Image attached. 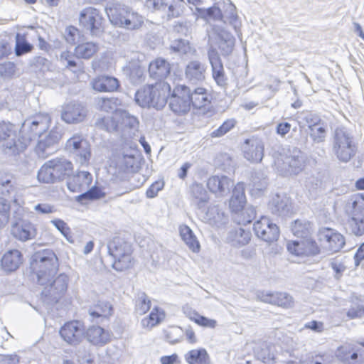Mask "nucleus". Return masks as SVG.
<instances>
[{"instance_id":"052dcab7","label":"nucleus","mask_w":364,"mask_h":364,"mask_svg":"<svg viewBox=\"0 0 364 364\" xmlns=\"http://www.w3.org/2000/svg\"><path fill=\"white\" fill-rule=\"evenodd\" d=\"M235 125V121L233 119H227L217 129L211 133V136L220 137L228 133Z\"/></svg>"},{"instance_id":"f704fd0d","label":"nucleus","mask_w":364,"mask_h":364,"mask_svg":"<svg viewBox=\"0 0 364 364\" xmlns=\"http://www.w3.org/2000/svg\"><path fill=\"white\" fill-rule=\"evenodd\" d=\"M112 314V306L109 302L99 301L96 304L89 309V314L94 319L107 318Z\"/></svg>"},{"instance_id":"de8ad7c7","label":"nucleus","mask_w":364,"mask_h":364,"mask_svg":"<svg viewBox=\"0 0 364 364\" xmlns=\"http://www.w3.org/2000/svg\"><path fill=\"white\" fill-rule=\"evenodd\" d=\"M151 308V300L148 296L144 293H139L136 300V312L139 315L146 314Z\"/></svg>"},{"instance_id":"69168bd1","label":"nucleus","mask_w":364,"mask_h":364,"mask_svg":"<svg viewBox=\"0 0 364 364\" xmlns=\"http://www.w3.org/2000/svg\"><path fill=\"white\" fill-rule=\"evenodd\" d=\"M167 0H146L145 6L153 11H159L163 14L166 11Z\"/></svg>"},{"instance_id":"338daca9","label":"nucleus","mask_w":364,"mask_h":364,"mask_svg":"<svg viewBox=\"0 0 364 364\" xmlns=\"http://www.w3.org/2000/svg\"><path fill=\"white\" fill-rule=\"evenodd\" d=\"M97 123L109 132L116 131L118 127V122L112 117H104L100 119Z\"/></svg>"},{"instance_id":"3c124183","label":"nucleus","mask_w":364,"mask_h":364,"mask_svg":"<svg viewBox=\"0 0 364 364\" xmlns=\"http://www.w3.org/2000/svg\"><path fill=\"white\" fill-rule=\"evenodd\" d=\"M87 141H88L82 134H75L67 140L65 148L70 153H72L79 149L82 145V146H85V143Z\"/></svg>"},{"instance_id":"4be33fe9","label":"nucleus","mask_w":364,"mask_h":364,"mask_svg":"<svg viewBox=\"0 0 364 364\" xmlns=\"http://www.w3.org/2000/svg\"><path fill=\"white\" fill-rule=\"evenodd\" d=\"M242 151L245 158L248 161L259 162L264 156L263 142L258 138L246 139L242 146Z\"/></svg>"},{"instance_id":"58836bf2","label":"nucleus","mask_w":364,"mask_h":364,"mask_svg":"<svg viewBox=\"0 0 364 364\" xmlns=\"http://www.w3.org/2000/svg\"><path fill=\"white\" fill-rule=\"evenodd\" d=\"M186 360L189 364H208L209 358L205 349H194L188 352Z\"/></svg>"},{"instance_id":"bf43d9fd","label":"nucleus","mask_w":364,"mask_h":364,"mask_svg":"<svg viewBox=\"0 0 364 364\" xmlns=\"http://www.w3.org/2000/svg\"><path fill=\"white\" fill-rule=\"evenodd\" d=\"M51 223L70 242H73L70 228L67 223L60 219H55L51 220Z\"/></svg>"},{"instance_id":"8fccbe9b","label":"nucleus","mask_w":364,"mask_h":364,"mask_svg":"<svg viewBox=\"0 0 364 364\" xmlns=\"http://www.w3.org/2000/svg\"><path fill=\"white\" fill-rule=\"evenodd\" d=\"M222 12L223 23H233L238 20L236 7L232 3L223 4Z\"/></svg>"},{"instance_id":"79ce46f5","label":"nucleus","mask_w":364,"mask_h":364,"mask_svg":"<svg viewBox=\"0 0 364 364\" xmlns=\"http://www.w3.org/2000/svg\"><path fill=\"white\" fill-rule=\"evenodd\" d=\"M102 21L100 11L94 7H87L80 14V23H100Z\"/></svg>"},{"instance_id":"864d4df0","label":"nucleus","mask_w":364,"mask_h":364,"mask_svg":"<svg viewBox=\"0 0 364 364\" xmlns=\"http://www.w3.org/2000/svg\"><path fill=\"white\" fill-rule=\"evenodd\" d=\"M164 313L161 311L159 309L155 307L150 313L149 318L142 320L143 326L153 327L161 322L164 318Z\"/></svg>"},{"instance_id":"4d7b16f0","label":"nucleus","mask_w":364,"mask_h":364,"mask_svg":"<svg viewBox=\"0 0 364 364\" xmlns=\"http://www.w3.org/2000/svg\"><path fill=\"white\" fill-rule=\"evenodd\" d=\"M10 204L9 202L0 197V228L5 226L9 219Z\"/></svg>"},{"instance_id":"f03ea898","label":"nucleus","mask_w":364,"mask_h":364,"mask_svg":"<svg viewBox=\"0 0 364 364\" xmlns=\"http://www.w3.org/2000/svg\"><path fill=\"white\" fill-rule=\"evenodd\" d=\"M171 93V86L165 81L156 82L139 90L135 95L136 102L143 107L162 109Z\"/></svg>"},{"instance_id":"b1692460","label":"nucleus","mask_w":364,"mask_h":364,"mask_svg":"<svg viewBox=\"0 0 364 364\" xmlns=\"http://www.w3.org/2000/svg\"><path fill=\"white\" fill-rule=\"evenodd\" d=\"M284 164L287 175H297L304 168V156L300 150L294 149L292 153L286 157Z\"/></svg>"},{"instance_id":"aec40b11","label":"nucleus","mask_w":364,"mask_h":364,"mask_svg":"<svg viewBox=\"0 0 364 364\" xmlns=\"http://www.w3.org/2000/svg\"><path fill=\"white\" fill-rule=\"evenodd\" d=\"M208 60L211 65L212 75L218 85L225 87L228 85V77L225 73L223 64L218 53L215 49L208 52Z\"/></svg>"},{"instance_id":"f257e3e1","label":"nucleus","mask_w":364,"mask_h":364,"mask_svg":"<svg viewBox=\"0 0 364 364\" xmlns=\"http://www.w3.org/2000/svg\"><path fill=\"white\" fill-rule=\"evenodd\" d=\"M30 267L36 275L40 285L47 284L58 270V258L53 250L43 249L36 252L31 257Z\"/></svg>"},{"instance_id":"6e6552de","label":"nucleus","mask_w":364,"mask_h":364,"mask_svg":"<svg viewBox=\"0 0 364 364\" xmlns=\"http://www.w3.org/2000/svg\"><path fill=\"white\" fill-rule=\"evenodd\" d=\"M69 278L65 274H60L55 279L45 284L41 292L43 301L48 305L55 304L64 295L68 284Z\"/></svg>"},{"instance_id":"72a5a7b5","label":"nucleus","mask_w":364,"mask_h":364,"mask_svg":"<svg viewBox=\"0 0 364 364\" xmlns=\"http://www.w3.org/2000/svg\"><path fill=\"white\" fill-rule=\"evenodd\" d=\"M179 232L181 239L193 252H198L200 244L192 230L187 225H183L179 228Z\"/></svg>"},{"instance_id":"dca6fc26","label":"nucleus","mask_w":364,"mask_h":364,"mask_svg":"<svg viewBox=\"0 0 364 364\" xmlns=\"http://www.w3.org/2000/svg\"><path fill=\"white\" fill-rule=\"evenodd\" d=\"M85 333L82 323L73 321L66 323L60 330V334L65 341L71 345L79 343Z\"/></svg>"},{"instance_id":"cd10ccee","label":"nucleus","mask_w":364,"mask_h":364,"mask_svg":"<svg viewBox=\"0 0 364 364\" xmlns=\"http://www.w3.org/2000/svg\"><path fill=\"white\" fill-rule=\"evenodd\" d=\"M12 233L19 240L26 241L34 237L36 232L33 224L28 221L22 220L13 226Z\"/></svg>"},{"instance_id":"5701e85b","label":"nucleus","mask_w":364,"mask_h":364,"mask_svg":"<svg viewBox=\"0 0 364 364\" xmlns=\"http://www.w3.org/2000/svg\"><path fill=\"white\" fill-rule=\"evenodd\" d=\"M268 208L273 215L284 217L291 213V202L286 195H275L269 201Z\"/></svg>"},{"instance_id":"9d476101","label":"nucleus","mask_w":364,"mask_h":364,"mask_svg":"<svg viewBox=\"0 0 364 364\" xmlns=\"http://www.w3.org/2000/svg\"><path fill=\"white\" fill-rule=\"evenodd\" d=\"M106 13L110 23H144V16L125 6L107 8Z\"/></svg>"},{"instance_id":"1a4fd4ad","label":"nucleus","mask_w":364,"mask_h":364,"mask_svg":"<svg viewBox=\"0 0 364 364\" xmlns=\"http://www.w3.org/2000/svg\"><path fill=\"white\" fill-rule=\"evenodd\" d=\"M169 107L177 114H183L191 106V89L186 85L176 87L169 95Z\"/></svg>"},{"instance_id":"0e129e2a","label":"nucleus","mask_w":364,"mask_h":364,"mask_svg":"<svg viewBox=\"0 0 364 364\" xmlns=\"http://www.w3.org/2000/svg\"><path fill=\"white\" fill-rule=\"evenodd\" d=\"M119 115L122 118V123L129 128L135 129L139 124V121L136 117L131 115L127 111L119 109L118 111Z\"/></svg>"},{"instance_id":"2f4dec72","label":"nucleus","mask_w":364,"mask_h":364,"mask_svg":"<svg viewBox=\"0 0 364 364\" xmlns=\"http://www.w3.org/2000/svg\"><path fill=\"white\" fill-rule=\"evenodd\" d=\"M87 341L94 345L103 346L109 341V334L100 326H91L87 331Z\"/></svg>"},{"instance_id":"774afa93","label":"nucleus","mask_w":364,"mask_h":364,"mask_svg":"<svg viewBox=\"0 0 364 364\" xmlns=\"http://www.w3.org/2000/svg\"><path fill=\"white\" fill-rule=\"evenodd\" d=\"M353 213L364 215V193L358 194L353 202Z\"/></svg>"},{"instance_id":"2eb2a0df","label":"nucleus","mask_w":364,"mask_h":364,"mask_svg":"<svg viewBox=\"0 0 364 364\" xmlns=\"http://www.w3.org/2000/svg\"><path fill=\"white\" fill-rule=\"evenodd\" d=\"M257 298L262 302L285 309L293 307L294 304L293 297L286 292L258 291Z\"/></svg>"},{"instance_id":"4468645a","label":"nucleus","mask_w":364,"mask_h":364,"mask_svg":"<svg viewBox=\"0 0 364 364\" xmlns=\"http://www.w3.org/2000/svg\"><path fill=\"white\" fill-rule=\"evenodd\" d=\"M61 135L56 130H51L44 137H41L36 146L35 151L38 156L45 159L57 149V144Z\"/></svg>"},{"instance_id":"423d86ee","label":"nucleus","mask_w":364,"mask_h":364,"mask_svg":"<svg viewBox=\"0 0 364 364\" xmlns=\"http://www.w3.org/2000/svg\"><path fill=\"white\" fill-rule=\"evenodd\" d=\"M109 255L112 257V267L117 271H123L133 264L132 245L124 239L114 237L107 244Z\"/></svg>"},{"instance_id":"603ef678","label":"nucleus","mask_w":364,"mask_h":364,"mask_svg":"<svg viewBox=\"0 0 364 364\" xmlns=\"http://www.w3.org/2000/svg\"><path fill=\"white\" fill-rule=\"evenodd\" d=\"M306 238H300L299 240L289 242L287 244L288 251L294 255H305Z\"/></svg>"},{"instance_id":"7ed1b4c3","label":"nucleus","mask_w":364,"mask_h":364,"mask_svg":"<svg viewBox=\"0 0 364 364\" xmlns=\"http://www.w3.org/2000/svg\"><path fill=\"white\" fill-rule=\"evenodd\" d=\"M331 146L333 154L342 163L349 162L357 152L353 135L344 127H337L334 130Z\"/></svg>"},{"instance_id":"39448f33","label":"nucleus","mask_w":364,"mask_h":364,"mask_svg":"<svg viewBox=\"0 0 364 364\" xmlns=\"http://www.w3.org/2000/svg\"><path fill=\"white\" fill-rule=\"evenodd\" d=\"M29 139L21 140L16 126L6 121H0V143L4 153L16 156L23 151L29 144Z\"/></svg>"},{"instance_id":"e433bc0d","label":"nucleus","mask_w":364,"mask_h":364,"mask_svg":"<svg viewBox=\"0 0 364 364\" xmlns=\"http://www.w3.org/2000/svg\"><path fill=\"white\" fill-rule=\"evenodd\" d=\"M120 102L117 97H100L96 100V108L99 110L106 112H116V114H119L117 109Z\"/></svg>"},{"instance_id":"473e14b6","label":"nucleus","mask_w":364,"mask_h":364,"mask_svg":"<svg viewBox=\"0 0 364 364\" xmlns=\"http://www.w3.org/2000/svg\"><path fill=\"white\" fill-rule=\"evenodd\" d=\"M251 236L252 235L249 230L237 228L229 232L228 240L234 246H242L249 243Z\"/></svg>"},{"instance_id":"412c9836","label":"nucleus","mask_w":364,"mask_h":364,"mask_svg":"<svg viewBox=\"0 0 364 364\" xmlns=\"http://www.w3.org/2000/svg\"><path fill=\"white\" fill-rule=\"evenodd\" d=\"M213 34L216 36L218 48L223 55H229L233 50L235 39L226 29L219 25H214Z\"/></svg>"},{"instance_id":"bb28decb","label":"nucleus","mask_w":364,"mask_h":364,"mask_svg":"<svg viewBox=\"0 0 364 364\" xmlns=\"http://www.w3.org/2000/svg\"><path fill=\"white\" fill-rule=\"evenodd\" d=\"M171 71V67L168 62L162 58H157L149 64V73L151 78L158 80V82L164 81Z\"/></svg>"},{"instance_id":"f3484780","label":"nucleus","mask_w":364,"mask_h":364,"mask_svg":"<svg viewBox=\"0 0 364 364\" xmlns=\"http://www.w3.org/2000/svg\"><path fill=\"white\" fill-rule=\"evenodd\" d=\"M87 109L81 104L70 102L63 107L61 119L67 124L82 122L86 117Z\"/></svg>"},{"instance_id":"a19ab883","label":"nucleus","mask_w":364,"mask_h":364,"mask_svg":"<svg viewBox=\"0 0 364 364\" xmlns=\"http://www.w3.org/2000/svg\"><path fill=\"white\" fill-rule=\"evenodd\" d=\"M348 228L351 234L355 236H361L364 234V215L353 213L351 218L348 222Z\"/></svg>"},{"instance_id":"5fc2aeb1","label":"nucleus","mask_w":364,"mask_h":364,"mask_svg":"<svg viewBox=\"0 0 364 364\" xmlns=\"http://www.w3.org/2000/svg\"><path fill=\"white\" fill-rule=\"evenodd\" d=\"M117 165L124 172L133 171L136 159L133 155H123L118 159Z\"/></svg>"},{"instance_id":"680f3d73","label":"nucleus","mask_w":364,"mask_h":364,"mask_svg":"<svg viewBox=\"0 0 364 364\" xmlns=\"http://www.w3.org/2000/svg\"><path fill=\"white\" fill-rule=\"evenodd\" d=\"M310 136L316 143H321L324 141L326 134V128L323 126H314L309 128Z\"/></svg>"},{"instance_id":"f8f14e48","label":"nucleus","mask_w":364,"mask_h":364,"mask_svg":"<svg viewBox=\"0 0 364 364\" xmlns=\"http://www.w3.org/2000/svg\"><path fill=\"white\" fill-rule=\"evenodd\" d=\"M255 235L261 240L271 243L277 241L279 236V230L276 224L270 222L267 217H262L254 223Z\"/></svg>"},{"instance_id":"c9c22d12","label":"nucleus","mask_w":364,"mask_h":364,"mask_svg":"<svg viewBox=\"0 0 364 364\" xmlns=\"http://www.w3.org/2000/svg\"><path fill=\"white\" fill-rule=\"evenodd\" d=\"M191 105L196 109H201L210 103V95L206 90L198 87L193 91L191 90Z\"/></svg>"},{"instance_id":"ea45409f","label":"nucleus","mask_w":364,"mask_h":364,"mask_svg":"<svg viewBox=\"0 0 364 364\" xmlns=\"http://www.w3.org/2000/svg\"><path fill=\"white\" fill-rule=\"evenodd\" d=\"M0 193L4 196L16 193L15 181L11 174L0 172Z\"/></svg>"},{"instance_id":"49530a36","label":"nucleus","mask_w":364,"mask_h":364,"mask_svg":"<svg viewBox=\"0 0 364 364\" xmlns=\"http://www.w3.org/2000/svg\"><path fill=\"white\" fill-rule=\"evenodd\" d=\"M97 46L95 43L87 42L76 46L75 52L78 58H90L97 52Z\"/></svg>"},{"instance_id":"c85d7f7f","label":"nucleus","mask_w":364,"mask_h":364,"mask_svg":"<svg viewBox=\"0 0 364 364\" xmlns=\"http://www.w3.org/2000/svg\"><path fill=\"white\" fill-rule=\"evenodd\" d=\"M22 263V255L17 250L7 251L3 256L1 265L5 272L16 270Z\"/></svg>"},{"instance_id":"c756f323","label":"nucleus","mask_w":364,"mask_h":364,"mask_svg":"<svg viewBox=\"0 0 364 364\" xmlns=\"http://www.w3.org/2000/svg\"><path fill=\"white\" fill-rule=\"evenodd\" d=\"M245 203V184L240 182L232 190V195L229 202L230 208L232 212L237 213L243 209Z\"/></svg>"},{"instance_id":"ddd939ff","label":"nucleus","mask_w":364,"mask_h":364,"mask_svg":"<svg viewBox=\"0 0 364 364\" xmlns=\"http://www.w3.org/2000/svg\"><path fill=\"white\" fill-rule=\"evenodd\" d=\"M48 127V118L47 117H36L32 121L26 120L23 124L21 132L25 136H20L21 140L29 139V142L37 136L41 137L42 134Z\"/></svg>"},{"instance_id":"c03bdc74","label":"nucleus","mask_w":364,"mask_h":364,"mask_svg":"<svg viewBox=\"0 0 364 364\" xmlns=\"http://www.w3.org/2000/svg\"><path fill=\"white\" fill-rule=\"evenodd\" d=\"M33 45L28 43L26 36L21 33L16 35L15 54L16 56H21L32 51Z\"/></svg>"},{"instance_id":"13d9d810","label":"nucleus","mask_w":364,"mask_h":364,"mask_svg":"<svg viewBox=\"0 0 364 364\" xmlns=\"http://www.w3.org/2000/svg\"><path fill=\"white\" fill-rule=\"evenodd\" d=\"M16 65L10 61L0 63V77L4 79H10L16 74Z\"/></svg>"},{"instance_id":"7c9ffc66","label":"nucleus","mask_w":364,"mask_h":364,"mask_svg":"<svg viewBox=\"0 0 364 364\" xmlns=\"http://www.w3.org/2000/svg\"><path fill=\"white\" fill-rule=\"evenodd\" d=\"M194 14L204 21H223L222 9L217 5L208 9L196 7Z\"/></svg>"},{"instance_id":"4c0bfd02","label":"nucleus","mask_w":364,"mask_h":364,"mask_svg":"<svg viewBox=\"0 0 364 364\" xmlns=\"http://www.w3.org/2000/svg\"><path fill=\"white\" fill-rule=\"evenodd\" d=\"M311 223L306 220H296L291 225L294 235L299 238H306L311 236Z\"/></svg>"},{"instance_id":"a211bd4d","label":"nucleus","mask_w":364,"mask_h":364,"mask_svg":"<svg viewBox=\"0 0 364 364\" xmlns=\"http://www.w3.org/2000/svg\"><path fill=\"white\" fill-rule=\"evenodd\" d=\"M233 183V181L226 176L215 175L208 179L207 187L216 196L224 197L230 193Z\"/></svg>"},{"instance_id":"9b49d317","label":"nucleus","mask_w":364,"mask_h":364,"mask_svg":"<svg viewBox=\"0 0 364 364\" xmlns=\"http://www.w3.org/2000/svg\"><path fill=\"white\" fill-rule=\"evenodd\" d=\"M318 236L322 245L332 252L340 251L346 243L343 235L331 228H321Z\"/></svg>"},{"instance_id":"393cba45","label":"nucleus","mask_w":364,"mask_h":364,"mask_svg":"<svg viewBox=\"0 0 364 364\" xmlns=\"http://www.w3.org/2000/svg\"><path fill=\"white\" fill-rule=\"evenodd\" d=\"M90 85L93 90L100 92H111L116 91L119 87V80L109 75H100L94 78Z\"/></svg>"},{"instance_id":"20e7f679","label":"nucleus","mask_w":364,"mask_h":364,"mask_svg":"<svg viewBox=\"0 0 364 364\" xmlns=\"http://www.w3.org/2000/svg\"><path fill=\"white\" fill-rule=\"evenodd\" d=\"M73 164L66 159L56 158L46 162L38 172V179L45 183H53L69 176Z\"/></svg>"},{"instance_id":"6e6d98bb","label":"nucleus","mask_w":364,"mask_h":364,"mask_svg":"<svg viewBox=\"0 0 364 364\" xmlns=\"http://www.w3.org/2000/svg\"><path fill=\"white\" fill-rule=\"evenodd\" d=\"M65 38L68 43L75 44L81 41V33L75 26L70 25L65 31Z\"/></svg>"},{"instance_id":"0eeeda50","label":"nucleus","mask_w":364,"mask_h":364,"mask_svg":"<svg viewBox=\"0 0 364 364\" xmlns=\"http://www.w3.org/2000/svg\"><path fill=\"white\" fill-rule=\"evenodd\" d=\"M92 181V174L85 171H78L70 177L67 181L68 188L73 193L83 192L77 197L78 201L85 199H99L103 193L98 188H92L88 190Z\"/></svg>"},{"instance_id":"6ab92c4d","label":"nucleus","mask_w":364,"mask_h":364,"mask_svg":"<svg viewBox=\"0 0 364 364\" xmlns=\"http://www.w3.org/2000/svg\"><path fill=\"white\" fill-rule=\"evenodd\" d=\"M198 214L202 220L213 226L220 227L225 225L228 220V215L218 205L209 206L207 210L201 208Z\"/></svg>"},{"instance_id":"e2e57ef3","label":"nucleus","mask_w":364,"mask_h":364,"mask_svg":"<svg viewBox=\"0 0 364 364\" xmlns=\"http://www.w3.org/2000/svg\"><path fill=\"white\" fill-rule=\"evenodd\" d=\"M171 49L179 54H186L190 52L191 46L187 41L177 39L171 43Z\"/></svg>"},{"instance_id":"a18cd8bd","label":"nucleus","mask_w":364,"mask_h":364,"mask_svg":"<svg viewBox=\"0 0 364 364\" xmlns=\"http://www.w3.org/2000/svg\"><path fill=\"white\" fill-rule=\"evenodd\" d=\"M83 147L84 148H82V145L79 149L71 153L75 156L76 162L80 164L81 166L87 165L91 157L90 143L88 141L86 142Z\"/></svg>"},{"instance_id":"09e8293b","label":"nucleus","mask_w":364,"mask_h":364,"mask_svg":"<svg viewBox=\"0 0 364 364\" xmlns=\"http://www.w3.org/2000/svg\"><path fill=\"white\" fill-rule=\"evenodd\" d=\"M257 357L264 363H271L274 360V346L262 345L261 348L257 351Z\"/></svg>"},{"instance_id":"a878e982","label":"nucleus","mask_w":364,"mask_h":364,"mask_svg":"<svg viewBox=\"0 0 364 364\" xmlns=\"http://www.w3.org/2000/svg\"><path fill=\"white\" fill-rule=\"evenodd\" d=\"M206 66L198 60L190 61L185 70L186 78L192 83H198L205 80Z\"/></svg>"},{"instance_id":"37998d69","label":"nucleus","mask_w":364,"mask_h":364,"mask_svg":"<svg viewBox=\"0 0 364 364\" xmlns=\"http://www.w3.org/2000/svg\"><path fill=\"white\" fill-rule=\"evenodd\" d=\"M191 196L197 200L198 210H200L208 200L207 191L202 184L194 183L191 187Z\"/></svg>"}]
</instances>
